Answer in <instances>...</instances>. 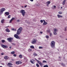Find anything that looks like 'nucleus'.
Instances as JSON below:
<instances>
[{
    "mask_svg": "<svg viewBox=\"0 0 67 67\" xmlns=\"http://www.w3.org/2000/svg\"><path fill=\"white\" fill-rule=\"evenodd\" d=\"M35 60H36L37 61L38 63V64H40L41 63V62L39 60L36 59L35 58Z\"/></svg>",
    "mask_w": 67,
    "mask_h": 67,
    "instance_id": "nucleus-13",
    "label": "nucleus"
},
{
    "mask_svg": "<svg viewBox=\"0 0 67 67\" xmlns=\"http://www.w3.org/2000/svg\"><path fill=\"white\" fill-rule=\"evenodd\" d=\"M46 37L47 38H49V36L48 35H47L46 36Z\"/></svg>",
    "mask_w": 67,
    "mask_h": 67,
    "instance_id": "nucleus-33",
    "label": "nucleus"
},
{
    "mask_svg": "<svg viewBox=\"0 0 67 67\" xmlns=\"http://www.w3.org/2000/svg\"><path fill=\"white\" fill-rule=\"evenodd\" d=\"M5 10V9L4 8H2L0 10V14L1 15L2 14V13H3V12Z\"/></svg>",
    "mask_w": 67,
    "mask_h": 67,
    "instance_id": "nucleus-4",
    "label": "nucleus"
},
{
    "mask_svg": "<svg viewBox=\"0 0 67 67\" xmlns=\"http://www.w3.org/2000/svg\"><path fill=\"white\" fill-rule=\"evenodd\" d=\"M38 59H39V60H40V58H38Z\"/></svg>",
    "mask_w": 67,
    "mask_h": 67,
    "instance_id": "nucleus-57",
    "label": "nucleus"
},
{
    "mask_svg": "<svg viewBox=\"0 0 67 67\" xmlns=\"http://www.w3.org/2000/svg\"><path fill=\"white\" fill-rule=\"evenodd\" d=\"M61 65L63 66H65V64L61 63Z\"/></svg>",
    "mask_w": 67,
    "mask_h": 67,
    "instance_id": "nucleus-28",
    "label": "nucleus"
},
{
    "mask_svg": "<svg viewBox=\"0 0 67 67\" xmlns=\"http://www.w3.org/2000/svg\"><path fill=\"white\" fill-rule=\"evenodd\" d=\"M5 31L7 32H10V31L9 30V29L8 28H7L6 29Z\"/></svg>",
    "mask_w": 67,
    "mask_h": 67,
    "instance_id": "nucleus-16",
    "label": "nucleus"
},
{
    "mask_svg": "<svg viewBox=\"0 0 67 67\" xmlns=\"http://www.w3.org/2000/svg\"><path fill=\"white\" fill-rule=\"evenodd\" d=\"M66 0H64L62 2V4L63 5H64L65 4V2Z\"/></svg>",
    "mask_w": 67,
    "mask_h": 67,
    "instance_id": "nucleus-18",
    "label": "nucleus"
},
{
    "mask_svg": "<svg viewBox=\"0 0 67 67\" xmlns=\"http://www.w3.org/2000/svg\"><path fill=\"white\" fill-rule=\"evenodd\" d=\"M1 45L2 47L3 48H8V46H7L4 45L3 44H2Z\"/></svg>",
    "mask_w": 67,
    "mask_h": 67,
    "instance_id": "nucleus-9",
    "label": "nucleus"
},
{
    "mask_svg": "<svg viewBox=\"0 0 67 67\" xmlns=\"http://www.w3.org/2000/svg\"><path fill=\"white\" fill-rule=\"evenodd\" d=\"M30 48H34V47L33 46H31L30 47Z\"/></svg>",
    "mask_w": 67,
    "mask_h": 67,
    "instance_id": "nucleus-24",
    "label": "nucleus"
},
{
    "mask_svg": "<svg viewBox=\"0 0 67 67\" xmlns=\"http://www.w3.org/2000/svg\"><path fill=\"white\" fill-rule=\"evenodd\" d=\"M20 12L22 14L23 16H24L25 15V13H26L25 10L22 9L21 10Z\"/></svg>",
    "mask_w": 67,
    "mask_h": 67,
    "instance_id": "nucleus-3",
    "label": "nucleus"
},
{
    "mask_svg": "<svg viewBox=\"0 0 67 67\" xmlns=\"http://www.w3.org/2000/svg\"><path fill=\"white\" fill-rule=\"evenodd\" d=\"M61 9H62V8H63V7H61Z\"/></svg>",
    "mask_w": 67,
    "mask_h": 67,
    "instance_id": "nucleus-53",
    "label": "nucleus"
},
{
    "mask_svg": "<svg viewBox=\"0 0 67 67\" xmlns=\"http://www.w3.org/2000/svg\"><path fill=\"white\" fill-rule=\"evenodd\" d=\"M26 7H27V5H26L24 7H25V8H26Z\"/></svg>",
    "mask_w": 67,
    "mask_h": 67,
    "instance_id": "nucleus-47",
    "label": "nucleus"
},
{
    "mask_svg": "<svg viewBox=\"0 0 67 67\" xmlns=\"http://www.w3.org/2000/svg\"><path fill=\"white\" fill-rule=\"evenodd\" d=\"M14 19V18H13L11 19V20H10L9 21V23H11L12 22V21H13V20Z\"/></svg>",
    "mask_w": 67,
    "mask_h": 67,
    "instance_id": "nucleus-12",
    "label": "nucleus"
},
{
    "mask_svg": "<svg viewBox=\"0 0 67 67\" xmlns=\"http://www.w3.org/2000/svg\"><path fill=\"white\" fill-rule=\"evenodd\" d=\"M5 20L4 19H2L1 20V22L3 24L4 23V22Z\"/></svg>",
    "mask_w": 67,
    "mask_h": 67,
    "instance_id": "nucleus-19",
    "label": "nucleus"
},
{
    "mask_svg": "<svg viewBox=\"0 0 67 67\" xmlns=\"http://www.w3.org/2000/svg\"><path fill=\"white\" fill-rule=\"evenodd\" d=\"M46 61L45 60H43V63H46Z\"/></svg>",
    "mask_w": 67,
    "mask_h": 67,
    "instance_id": "nucleus-40",
    "label": "nucleus"
},
{
    "mask_svg": "<svg viewBox=\"0 0 67 67\" xmlns=\"http://www.w3.org/2000/svg\"><path fill=\"white\" fill-rule=\"evenodd\" d=\"M54 32H57L58 31V30H57V29H54Z\"/></svg>",
    "mask_w": 67,
    "mask_h": 67,
    "instance_id": "nucleus-22",
    "label": "nucleus"
},
{
    "mask_svg": "<svg viewBox=\"0 0 67 67\" xmlns=\"http://www.w3.org/2000/svg\"><path fill=\"white\" fill-rule=\"evenodd\" d=\"M36 66H37V67H39V65L37 63L36 64Z\"/></svg>",
    "mask_w": 67,
    "mask_h": 67,
    "instance_id": "nucleus-39",
    "label": "nucleus"
},
{
    "mask_svg": "<svg viewBox=\"0 0 67 67\" xmlns=\"http://www.w3.org/2000/svg\"><path fill=\"white\" fill-rule=\"evenodd\" d=\"M59 58H60V57H59Z\"/></svg>",
    "mask_w": 67,
    "mask_h": 67,
    "instance_id": "nucleus-58",
    "label": "nucleus"
},
{
    "mask_svg": "<svg viewBox=\"0 0 67 67\" xmlns=\"http://www.w3.org/2000/svg\"><path fill=\"white\" fill-rule=\"evenodd\" d=\"M8 18H10V17H8Z\"/></svg>",
    "mask_w": 67,
    "mask_h": 67,
    "instance_id": "nucleus-55",
    "label": "nucleus"
},
{
    "mask_svg": "<svg viewBox=\"0 0 67 67\" xmlns=\"http://www.w3.org/2000/svg\"><path fill=\"white\" fill-rule=\"evenodd\" d=\"M19 57L20 58H22V55L21 54H20L19 55Z\"/></svg>",
    "mask_w": 67,
    "mask_h": 67,
    "instance_id": "nucleus-23",
    "label": "nucleus"
},
{
    "mask_svg": "<svg viewBox=\"0 0 67 67\" xmlns=\"http://www.w3.org/2000/svg\"><path fill=\"white\" fill-rule=\"evenodd\" d=\"M14 53H15V52L14 51H13L11 52V54H14Z\"/></svg>",
    "mask_w": 67,
    "mask_h": 67,
    "instance_id": "nucleus-27",
    "label": "nucleus"
},
{
    "mask_svg": "<svg viewBox=\"0 0 67 67\" xmlns=\"http://www.w3.org/2000/svg\"><path fill=\"white\" fill-rule=\"evenodd\" d=\"M10 16H11V15H9L8 16V17H10Z\"/></svg>",
    "mask_w": 67,
    "mask_h": 67,
    "instance_id": "nucleus-49",
    "label": "nucleus"
},
{
    "mask_svg": "<svg viewBox=\"0 0 67 67\" xmlns=\"http://www.w3.org/2000/svg\"><path fill=\"white\" fill-rule=\"evenodd\" d=\"M47 33H50V32H51V30H50L49 29L47 31Z\"/></svg>",
    "mask_w": 67,
    "mask_h": 67,
    "instance_id": "nucleus-20",
    "label": "nucleus"
},
{
    "mask_svg": "<svg viewBox=\"0 0 67 67\" xmlns=\"http://www.w3.org/2000/svg\"><path fill=\"white\" fill-rule=\"evenodd\" d=\"M52 8L53 9V7H52Z\"/></svg>",
    "mask_w": 67,
    "mask_h": 67,
    "instance_id": "nucleus-59",
    "label": "nucleus"
},
{
    "mask_svg": "<svg viewBox=\"0 0 67 67\" xmlns=\"http://www.w3.org/2000/svg\"><path fill=\"white\" fill-rule=\"evenodd\" d=\"M12 44L13 45H14V46L15 45V44L14 43H12Z\"/></svg>",
    "mask_w": 67,
    "mask_h": 67,
    "instance_id": "nucleus-42",
    "label": "nucleus"
},
{
    "mask_svg": "<svg viewBox=\"0 0 67 67\" xmlns=\"http://www.w3.org/2000/svg\"><path fill=\"white\" fill-rule=\"evenodd\" d=\"M43 20L44 22L43 24V25H47V23L45 22V21L44 20Z\"/></svg>",
    "mask_w": 67,
    "mask_h": 67,
    "instance_id": "nucleus-10",
    "label": "nucleus"
},
{
    "mask_svg": "<svg viewBox=\"0 0 67 67\" xmlns=\"http://www.w3.org/2000/svg\"><path fill=\"white\" fill-rule=\"evenodd\" d=\"M1 55H4V54H3V53H2L1 54Z\"/></svg>",
    "mask_w": 67,
    "mask_h": 67,
    "instance_id": "nucleus-48",
    "label": "nucleus"
},
{
    "mask_svg": "<svg viewBox=\"0 0 67 67\" xmlns=\"http://www.w3.org/2000/svg\"><path fill=\"white\" fill-rule=\"evenodd\" d=\"M55 42L54 41H52L51 43V47L52 48H55Z\"/></svg>",
    "mask_w": 67,
    "mask_h": 67,
    "instance_id": "nucleus-2",
    "label": "nucleus"
},
{
    "mask_svg": "<svg viewBox=\"0 0 67 67\" xmlns=\"http://www.w3.org/2000/svg\"><path fill=\"white\" fill-rule=\"evenodd\" d=\"M4 59H8L9 58V57H8V56H5L4 57Z\"/></svg>",
    "mask_w": 67,
    "mask_h": 67,
    "instance_id": "nucleus-17",
    "label": "nucleus"
},
{
    "mask_svg": "<svg viewBox=\"0 0 67 67\" xmlns=\"http://www.w3.org/2000/svg\"><path fill=\"white\" fill-rule=\"evenodd\" d=\"M12 30L13 31H16V29H14V28L12 29Z\"/></svg>",
    "mask_w": 67,
    "mask_h": 67,
    "instance_id": "nucleus-29",
    "label": "nucleus"
},
{
    "mask_svg": "<svg viewBox=\"0 0 67 67\" xmlns=\"http://www.w3.org/2000/svg\"><path fill=\"white\" fill-rule=\"evenodd\" d=\"M58 13L59 14H62L63 13H62L61 12H60Z\"/></svg>",
    "mask_w": 67,
    "mask_h": 67,
    "instance_id": "nucleus-35",
    "label": "nucleus"
},
{
    "mask_svg": "<svg viewBox=\"0 0 67 67\" xmlns=\"http://www.w3.org/2000/svg\"><path fill=\"white\" fill-rule=\"evenodd\" d=\"M21 8H24V7H23V6H22V7H21Z\"/></svg>",
    "mask_w": 67,
    "mask_h": 67,
    "instance_id": "nucleus-51",
    "label": "nucleus"
},
{
    "mask_svg": "<svg viewBox=\"0 0 67 67\" xmlns=\"http://www.w3.org/2000/svg\"><path fill=\"white\" fill-rule=\"evenodd\" d=\"M53 34L54 35H57V33L55 32H53Z\"/></svg>",
    "mask_w": 67,
    "mask_h": 67,
    "instance_id": "nucleus-34",
    "label": "nucleus"
},
{
    "mask_svg": "<svg viewBox=\"0 0 67 67\" xmlns=\"http://www.w3.org/2000/svg\"><path fill=\"white\" fill-rule=\"evenodd\" d=\"M14 56V57H16V55L15 54H14L13 55Z\"/></svg>",
    "mask_w": 67,
    "mask_h": 67,
    "instance_id": "nucleus-43",
    "label": "nucleus"
},
{
    "mask_svg": "<svg viewBox=\"0 0 67 67\" xmlns=\"http://www.w3.org/2000/svg\"><path fill=\"white\" fill-rule=\"evenodd\" d=\"M5 14L6 15H9V12H6L5 13Z\"/></svg>",
    "mask_w": 67,
    "mask_h": 67,
    "instance_id": "nucleus-15",
    "label": "nucleus"
},
{
    "mask_svg": "<svg viewBox=\"0 0 67 67\" xmlns=\"http://www.w3.org/2000/svg\"><path fill=\"white\" fill-rule=\"evenodd\" d=\"M37 40L36 39H34L32 40V44H34V43H36Z\"/></svg>",
    "mask_w": 67,
    "mask_h": 67,
    "instance_id": "nucleus-7",
    "label": "nucleus"
},
{
    "mask_svg": "<svg viewBox=\"0 0 67 67\" xmlns=\"http://www.w3.org/2000/svg\"><path fill=\"white\" fill-rule=\"evenodd\" d=\"M32 60H33V61H32V60H30V62H31V63H32V64H34V61H35V60H33V59H32Z\"/></svg>",
    "mask_w": 67,
    "mask_h": 67,
    "instance_id": "nucleus-14",
    "label": "nucleus"
},
{
    "mask_svg": "<svg viewBox=\"0 0 67 67\" xmlns=\"http://www.w3.org/2000/svg\"><path fill=\"white\" fill-rule=\"evenodd\" d=\"M49 36L50 37H52V33H49Z\"/></svg>",
    "mask_w": 67,
    "mask_h": 67,
    "instance_id": "nucleus-30",
    "label": "nucleus"
},
{
    "mask_svg": "<svg viewBox=\"0 0 67 67\" xmlns=\"http://www.w3.org/2000/svg\"><path fill=\"white\" fill-rule=\"evenodd\" d=\"M54 8H55V9H56V6H54Z\"/></svg>",
    "mask_w": 67,
    "mask_h": 67,
    "instance_id": "nucleus-44",
    "label": "nucleus"
},
{
    "mask_svg": "<svg viewBox=\"0 0 67 67\" xmlns=\"http://www.w3.org/2000/svg\"><path fill=\"white\" fill-rule=\"evenodd\" d=\"M40 22L41 23H43V20H40Z\"/></svg>",
    "mask_w": 67,
    "mask_h": 67,
    "instance_id": "nucleus-41",
    "label": "nucleus"
},
{
    "mask_svg": "<svg viewBox=\"0 0 67 67\" xmlns=\"http://www.w3.org/2000/svg\"><path fill=\"white\" fill-rule=\"evenodd\" d=\"M46 3L47 7H48L49 6V4L51 3V1H48L46 2Z\"/></svg>",
    "mask_w": 67,
    "mask_h": 67,
    "instance_id": "nucleus-8",
    "label": "nucleus"
},
{
    "mask_svg": "<svg viewBox=\"0 0 67 67\" xmlns=\"http://www.w3.org/2000/svg\"><path fill=\"white\" fill-rule=\"evenodd\" d=\"M43 67H48V66L47 65H45L43 66Z\"/></svg>",
    "mask_w": 67,
    "mask_h": 67,
    "instance_id": "nucleus-37",
    "label": "nucleus"
},
{
    "mask_svg": "<svg viewBox=\"0 0 67 67\" xmlns=\"http://www.w3.org/2000/svg\"><path fill=\"white\" fill-rule=\"evenodd\" d=\"M22 30V27H20L17 30V34L19 35L20 34H21V32Z\"/></svg>",
    "mask_w": 67,
    "mask_h": 67,
    "instance_id": "nucleus-1",
    "label": "nucleus"
},
{
    "mask_svg": "<svg viewBox=\"0 0 67 67\" xmlns=\"http://www.w3.org/2000/svg\"><path fill=\"white\" fill-rule=\"evenodd\" d=\"M57 16L58 17H62V16L60 15H58Z\"/></svg>",
    "mask_w": 67,
    "mask_h": 67,
    "instance_id": "nucleus-38",
    "label": "nucleus"
},
{
    "mask_svg": "<svg viewBox=\"0 0 67 67\" xmlns=\"http://www.w3.org/2000/svg\"><path fill=\"white\" fill-rule=\"evenodd\" d=\"M30 0L31 1H32V2L33 1V0Z\"/></svg>",
    "mask_w": 67,
    "mask_h": 67,
    "instance_id": "nucleus-50",
    "label": "nucleus"
},
{
    "mask_svg": "<svg viewBox=\"0 0 67 67\" xmlns=\"http://www.w3.org/2000/svg\"><path fill=\"white\" fill-rule=\"evenodd\" d=\"M66 40L67 41V39H66Z\"/></svg>",
    "mask_w": 67,
    "mask_h": 67,
    "instance_id": "nucleus-56",
    "label": "nucleus"
},
{
    "mask_svg": "<svg viewBox=\"0 0 67 67\" xmlns=\"http://www.w3.org/2000/svg\"><path fill=\"white\" fill-rule=\"evenodd\" d=\"M8 26H7V27H8Z\"/></svg>",
    "mask_w": 67,
    "mask_h": 67,
    "instance_id": "nucleus-54",
    "label": "nucleus"
},
{
    "mask_svg": "<svg viewBox=\"0 0 67 67\" xmlns=\"http://www.w3.org/2000/svg\"><path fill=\"white\" fill-rule=\"evenodd\" d=\"M2 43H4L5 42V40H2Z\"/></svg>",
    "mask_w": 67,
    "mask_h": 67,
    "instance_id": "nucleus-36",
    "label": "nucleus"
},
{
    "mask_svg": "<svg viewBox=\"0 0 67 67\" xmlns=\"http://www.w3.org/2000/svg\"><path fill=\"white\" fill-rule=\"evenodd\" d=\"M13 38L10 37L8 38H7V40L9 42H11V41L12 40H13Z\"/></svg>",
    "mask_w": 67,
    "mask_h": 67,
    "instance_id": "nucleus-5",
    "label": "nucleus"
},
{
    "mask_svg": "<svg viewBox=\"0 0 67 67\" xmlns=\"http://www.w3.org/2000/svg\"><path fill=\"white\" fill-rule=\"evenodd\" d=\"M15 63L17 65H19V64H21V62H20V61H16Z\"/></svg>",
    "mask_w": 67,
    "mask_h": 67,
    "instance_id": "nucleus-11",
    "label": "nucleus"
},
{
    "mask_svg": "<svg viewBox=\"0 0 67 67\" xmlns=\"http://www.w3.org/2000/svg\"><path fill=\"white\" fill-rule=\"evenodd\" d=\"M33 55L34 56H37V54L36 53H34Z\"/></svg>",
    "mask_w": 67,
    "mask_h": 67,
    "instance_id": "nucleus-31",
    "label": "nucleus"
},
{
    "mask_svg": "<svg viewBox=\"0 0 67 67\" xmlns=\"http://www.w3.org/2000/svg\"><path fill=\"white\" fill-rule=\"evenodd\" d=\"M32 49L30 48L28 50V51H29V52H32Z\"/></svg>",
    "mask_w": 67,
    "mask_h": 67,
    "instance_id": "nucleus-25",
    "label": "nucleus"
},
{
    "mask_svg": "<svg viewBox=\"0 0 67 67\" xmlns=\"http://www.w3.org/2000/svg\"><path fill=\"white\" fill-rule=\"evenodd\" d=\"M12 64L10 63H9L8 64V66H12Z\"/></svg>",
    "mask_w": 67,
    "mask_h": 67,
    "instance_id": "nucleus-21",
    "label": "nucleus"
},
{
    "mask_svg": "<svg viewBox=\"0 0 67 67\" xmlns=\"http://www.w3.org/2000/svg\"><path fill=\"white\" fill-rule=\"evenodd\" d=\"M39 49H43V47H39Z\"/></svg>",
    "mask_w": 67,
    "mask_h": 67,
    "instance_id": "nucleus-32",
    "label": "nucleus"
},
{
    "mask_svg": "<svg viewBox=\"0 0 67 67\" xmlns=\"http://www.w3.org/2000/svg\"><path fill=\"white\" fill-rule=\"evenodd\" d=\"M14 37L15 38H17V39H19L20 38V37H19V36L17 34H15L14 35Z\"/></svg>",
    "mask_w": 67,
    "mask_h": 67,
    "instance_id": "nucleus-6",
    "label": "nucleus"
},
{
    "mask_svg": "<svg viewBox=\"0 0 67 67\" xmlns=\"http://www.w3.org/2000/svg\"><path fill=\"white\" fill-rule=\"evenodd\" d=\"M40 33H41V34H42V33H43V32L42 31H41L40 32Z\"/></svg>",
    "mask_w": 67,
    "mask_h": 67,
    "instance_id": "nucleus-45",
    "label": "nucleus"
},
{
    "mask_svg": "<svg viewBox=\"0 0 67 67\" xmlns=\"http://www.w3.org/2000/svg\"><path fill=\"white\" fill-rule=\"evenodd\" d=\"M39 64L40 65L41 67H42V66H43V64L42 63H41Z\"/></svg>",
    "mask_w": 67,
    "mask_h": 67,
    "instance_id": "nucleus-26",
    "label": "nucleus"
},
{
    "mask_svg": "<svg viewBox=\"0 0 67 67\" xmlns=\"http://www.w3.org/2000/svg\"><path fill=\"white\" fill-rule=\"evenodd\" d=\"M17 22H19V20H17Z\"/></svg>",
    "mask_w": 67,
    "mask_h": 67,
    "instance_id": "nucleus-46",
    "label": "nucleus"
},
{
    "mask_svg": "<svg viewBox=\"0 0 67 67\" xmlns=\"http://www.w3.org/2000/svg\"><path fill=\"white\" fill-rule=\"evenodd\" d=\"M11 47H9V48H10V49H11Z\"/></svg>",
    "mask_w": 67,
    "mask_h": 67,
    "instance_id": "nucleus-52",
    "label": "nucleus"
}]
</instances>
